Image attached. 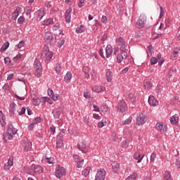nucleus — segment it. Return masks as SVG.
<instances>
[{"label": "nucleus", "instance_id": "1", "mask_svg": "<svg viewBox=\"0 0 180 180\" xmlns=\"http://www.w3.org/2000/svg\"><path fill=\"white\" fill-rule=\"evenodd\" d=\"M16 132L17 131L13 128V125L12 124H8L6 134L3 137L4 143H6V139L8 140H13V134H16Z\"/></svg>", "mask_w": 180, "mask_h": 180}, {"label": "nucleus", "instance_id": "2", "mask_svg": "<svg viewBox=\"0 0 180 180\" xmlns=\"http://www.w3.org/2000/svg\"><path fill=\"white\" fill-rule=\"evenodd\" d=\"M41 57L42 58H46L45 62L46 64L50 63V60L53 58V52L50 51L49 47L44 46L41 52Z\"/></svg>", "mask_w": 180, "mask_h": 180}, {"label": "nucleus", "instance_id": "3", "mask_svg": "<svg viewBox=\"0 0 180 180\" xmlns=\"http://www.w3.org/2000/svg\"><path fill=\"white\" fill-rule=\"evenodd\" d=\"M44 39L47 44H50V46H54L56 44V35H53L51 32H47L45 33Z\"/></svg>", "mask_w": 180, "mask_h": 180}, {"label": "nucleus", "instance_id": "4", "mask_svg": "<svg viewBox=\"0 0 180 180\" xmlns=\"http://www.w3.org/2000/svg\"><path fill=\"white\" fill-rule=\"evenodd\" d=\"M34 68L35 70V75L37 77H40L43 72V68L41 67V63L38 59H35L34 62Z\"/></svg>", "mask_w": 180, "mask_h": 180}, {"label": "nucleus", "instance_id": "5", "mask_svg": "<svg viewBox=\"0 0 180 180\" xmlns=\"http://www.w3.org/2000/svg\"><path fill=\"white\" fill-rule=\"evenodd\" d=\"M146 122H147V117L146 115L143 113H139L136 117V124L138 126H143Z\"/></svg>", "mask_w": 180, "mask_h": 180}, {"label": "nucleus", "instance_id": "6", "mask_svg": "<svg viewBox=\"0 0 180 180\" xmlns=\"http://www.w3.org/2000/svg\"><path fill=\"white\" fill-rule=\"evenodd\" d=\"M65 169L64 167H62L60 165H58L56 166V176L57 178H61V176H63V175H65Z\"/></svg>", "mask_w": 180, "mask_h": 180}, {"label": "nucleus", "instance_id": "7", "mask_svg": "<svg viewBox=\"0 0 180 180\" xmlns=\"http://www.w3.org/2000/svg\"><path fill=\"white\" fill-rule=\"evenodd\" d=\"M147 22V18L144 15H140L138 21L136 22V26L138 29H143Z\"/></svg>", "mask_w": 180, "mask_h": 180}, {"label": "nucleus", "instance_id": "8", "mask_svg": "<svg viewBox=\"0 0 180 180\" xmlns=\"http://www.w3.org/2000/svg\"><path fill=\"white\" fill-rule=\"evenodd\" d=\"M117 110L122 113H124L126 110H127V104H126V101L124 100H121L117 104Z\"/></svg>", "mask_w": 180, "mask_h": 180}, {"label": "nucleus", "instance_id": "9", "mask_svg": "<svg viewBox=\"0 0 180 180\" xmlns=\"http://www.w3.org/2000/svg\"><path fill=\"white\" fill-rule=\"evenodd\" d=\"M105 175L106 172L105 171V169H101L97 172L95 180H105Z\"/></svg>", "mask_w": 180, "mask_h": 180}, {"label": "nucleus", "instance_id": "10", "mask_svg": "<svg viewBox=\"0 0 180 180\" xmlns=\"http://www.w3.org/2000/svg\"><path fill=\"white\" fill-rule=\"evenodd\" d=\"M77 147L79 150L84 154H86V153H88V148H86V144H85V143L79 142V143H77Z\"/></svg>", "mask_w": 180, "mask_h": 180}, {"label": "nucleus", "instance_id": "11", "mask_svg": "<svg viewBox=\"0 0 180 180\" xmlns=\"http://www.w3.org/2000/svg\"><path fill=\"white\" fill-rule=\"evenodd\" d=\"M62 113H63V108L60 107L58 108H56L53 111L54 119H60V116H61Z\"/></svg>", "mask_w": 180, "mask_h": 180}, {"label": "nucleus", "instance_id": "12", "mask_svg": "<svg viewBox=\"0 0 180 180\" xmlns=\"http://www.w3.org/2000/svg\"><path fill=\"white\" fill-rule=\"evenodd\" d=\"M156 129H158V130H160L161 133H165L167 130H168V127H167V125H164L161 122H158L156 124Z\"/></svg>", "mask_w": 180, "mask_h": 180}, {"label": "nucleus", "instance_id": "13", "mask_svg": "<svg viewBox=\"0 0 180 180\" xmlns=\"http://www.w3.org/2000/svg\"><path fill=\"white\" fill-rule=\"evenodd\" d=\"M127 53H119L117 56V63H118V64H120V63H122V61H123V60H127Z\"/></svg>", "mask_w": 180, "mask_h": 180}, {"label": "nucleus", "instance_id": "14", "mask_svg": "<svg viewBox=\"0 0 180 180\" xmlns=\"http://www.w3.org/2000/svg\"><path fill=\"white\" fill-rule=\"evenodd\" d=\"M73 158H74L75 162H77V168H81L82 167V165H84V160L82 159L81 160H79V155H74Z\"/></svg>", "mask_w": 180, "mask_h": 180}, {"label": "nucleus", "instance_id": "15", "mask_svg": "<svg viewBox=\"0 0 180 180\" xmlns=\"http://www.w3.org/2000/svg\"><path fill=\"white\" fill-rule=\"evenodd\" d=\"M72 12V9L68 8L65 13V19L66 23H70L71 22V13Z\"/></svg>", "mask_w": 180, "mask_h": 180}, {"label": "nucleus", "instance_id": "16", "mask_svg": "<svg viewBox=\"0 0 180 180\" xmlns=\"http://www.w3.org/2000/svg\"><path fill=\"white\" fill-rule=\"evenodd\" d=\"M148 103L150 106H157V105H158V101L155 99L154 96H150L148 98Z\"/></svg>", "mask_w": 180, "mask_h": 180}, {"label": "nucleus", "instance_id": "17", "mask_svg": "<svg viewBox=\"0 0 180 180\" xmlns=\"http://www.w3.org/2000/svg\"><path fill=\"white\" fill-rule=\"evenodd\" d=\"M112 53H113V49L112 48V46L108 45L105 48V56L107 58H110V56H112Z\"/></svg>", "mask_w": 180, "mask_h": 180}, {"label": "nucleus", "instance_id": "18", "mask_svg": "<svg viewBox=\"0 0 180 180\" xmlns=\"http://www.w3.org/2000/svg\"><path fill=\"white\" fill-rule=\"evenodd\" d=\"M134 160H137V163L141 162L143 158H144V155H141L139 152H135L134 154Z\"/></svg>", "mask_w": 180, "mask_h": 180}, {"label": "nucleus", "instance_id": "19", "mask_svg": "<svg viewBox=\"0 0 180 180\" xmlns=\"http://www.w3.org/2000/svg\"><path fill=\"white\" fill-rule=\"evenodd\" d=\"M37 20H41L44 16V8H41L37 12Z\"/></svg>", "mask_w": 180, "mask_h": 180}, {"label": "nucleus", "instance_id": "20", "mask_svg": "<svg viewBox=\"0 0 180 180\" xmlns=\"http://www.w3.org/2000/svg\"><path fill=\"white\" fill-rule=\"evenodd\" d=\"M105 78L108 82H112V79L113 78V74L112 73V71H110V70L109 69L106 70Z\"/></svg>", "mask_w": 180, "mask_h": 180}, {"label": "nucleus", "instance_id": "21", "mask_svg": "<svg viewBox=\"0 0 180 180\" xmlns=\"http://www.w3.org/2000/svg\"><path fill=\"white\" fill-rule=\"evenodd\" d=\"M5 115H4V112H2V110H0V123L2 126V127H5L6 126V122H5Z\"/></svg>", "mask_w": 180, "mask_h": 180}, {"label": "nucleus", "instance_id": "22", "mask_svg": "<svg viewBox=\"0 0 180 180\" xmlns=\"http://www.w3.org/2000/svg\"><path fill=\"white\" fill-rule=\"evenodd\" d=\"M32 169H34V172H39V173L43 172V167H41V166L40 165H32Z\"/></svg>", "mask_w": 180, "mask_h": 180}, {"label": "nucleus", "instance_id": "23", "mask_svg": "<svg viewBox=\"0 0 180 180\" xmlns=\"http://www.w3.org/2000/svg\"><path fill=\"white\" fill-rule=\"evenodd\" d=\"M178 120H179V116L174 115L170 118V123H172V124H177Z\"/></svg>", "mask_w": 180, "mask_h": 180}, {"label": "nucleus", "instance_id": "24", "mask_svg": "<svg viewBox=\"0 0 180 180\" xmlns=\"http://www.w3.org/2000/svg\"><path fill=\"white\" fill-rule=\"evenodd\" d=\"M30 146H32V142L27 141L22 144V147L25 151H29L30 150Z\"/></svg>", "mask_w": 180, "mask_h": 180}, {"label": "nucleus", "instance_id": "25", "mask_svg": "<svg viewBox=\"0 0 180 180\" xmlns=\"http://www.w3.org/2000/svg\"><path fill=\"white\" fill-rule=\"evenodd\" d=\"M112 171L114 172H117V171H119V169H120V165H119V163L114 162L112 165Z\"/></svg>", "mask_w": 180, "mask_h": 180}, {"label": "nucleus", "instance_id": "26", "mask_svg": "<svg viewBox=\"0 0 180 180\" xmlns=\"http://www.w3.org/2000/svg\"><path fill=\"white\" fill-rule=\"evenodd\" d=\"M71 78H72V74H71V72H68L65 76L64 81L65 82H70L71 81Z\"/></svg>", "mask_w": 180, "mask_h": 180}, {"label": "nucleus", "instance_id": "27", "mask_svg": "<svg viewBox=\"0 0 180 180\" xmlns=\"http://www.w3.org/2000/svg\"><path fill=\"white\" fill-rule=\"evenodd\" d=\"M163 176V180H172V176L171 175V173H169V172L168 171L165 172Z\"/></svg>", "mask_w": 180, "mask_h": 180}, {"label": "nucleus", "instance_id": "28", "mask_svg": "<svg viewBox=\"0 0 180 180\" xmlns=\"http://www.w3.org/2000/svg\"><path fill=\"white\" fill-rule=\"evenodd\" d=\"M172 162L173 164H175V165L177 167V168L180 169V160L179 158H175V156L172 157Z\"/></svg>", "mask_w": 180, "mask_h": 180}, {"label": "nucleus", "instance_id": "29", "mask_svg": "<svg viewBox=\"0 0 180 180\" xmlns=\"http://www.w3.org/2000/svg\"><path fill=\"white\" fill-rule=\"evenodd\" d=\"M153 51H154V48L153 47V45H149L148 46V51H147L148 57H151V56H153Z\"/></svg>", "mask_w": 180, "mask_h": 180}, {"label": "nucleus", "instance_id": "30", "mask_svg": "<svg viewBox=\"0 0 180 180\" xmlns=\"http://www.w3.org/2000/svg\"><path fill=\"white\" fill-rule=\"evenodd\" d=\"M131 124V117H129L126 120L120 122L121 126H126V124Z\"/></svg>", "mask_w": 180, "mask_h": 180}, {"label": "nucleus", "instance_id": "31", "mask_svg": "<svg viewBox=\"0 0 180 180\" xmlns=\"http://www.w3.org/2000/svg\"><path fill=\"white\" fill-rule=\"evenodd\" d=\"M54 23V20L53 18H49L45 20H44V25L46 26H49V25H53Z\"/></svg>", "mask_w": 180, "mask_h": 180}, {"label": "nucleus", "instance_id": "32", "mask_svg": "<svg viewBox=\"0 0 180 180\" xmlns=\"http://www.w3.org/2000/svg\"><path fill=\"white\" fill-rule=\"evenodd\" d=\"M8 47H9V42H6L4 44V45H2V46L1 47L0 51L1 53H4V51H5Z\"/></svg>", "mask_w": 180, "mask_h": 180}, {"label": "nucleus", "instance_id": "33", "mask_svg": "<svg viewBox=\"0 0 180 180\" xmlns=\"http://www.w3.org/2000/svg\"><path fill=\"white\" fill-rule=\"evenodd\" d=\"M143 86L146 89H151L153 88V84L150 82H146L143 83Z\"/></svg>", "mask_w": 180, "mask_h": 180}, {"label": "nucleus", "instance_id": "34", "mask_svg": "<svg viewBox=\"0 0 180 180\" xmlns=\"http://www.w3.org/2000/svg\"><path fill=\"white\" fill-rule=\"evenodd\" d=\"M128 99H129V101H130V102H136V95L130 93L128 95Z\"/></svg>", "mask_w": 180, "mask_h": 180}, {"label": "nucleus", "instance_id": "35", "mask_svg": "<svg viewBox=\"0 0 180 180\" xmlns=\"http://www.w3.org/2000/svg\"><path fill=\"white\" fill-rule=\"evenodd\" d=\"M84 31H85V27H84V25H80L76 29V33H78V34L83 33V32Z\"/></svg>", "mask_w": 180, "mask_h": 180}, {"label": "nucleus", "instance_id": "36", "mask_svg": "<svg viewBox=\"0 0 180 180\" xmlns=\"http://www.w3.org/2000/svg\"><path fill=\"white\" fill-rule=\"evenodd\" d=\"M90 171H91V167H86L84 170L82 171V175L84 176H88V175H89Z\"/></svg>", "mask_w": 180, "mask_h": 180}, {"label": "nucleus", "instance_id": "37", "mask_svg": "<svg viewBox=\"0 0 180 180\" xmlns=\"http://www.w3.org/2000/svg\"><path fill=\"white\" fill-rule=\"evenodd\" d=\"M56 147L57 148H61L63 147V139H59L56 140Z\"/></svg>", "mask_w": 180, "mask_h": 180}, {"label": "nucleus", "instance_id": "38", "mask_svg": "<svg viewBox=\"0 0 180 180\" xmlns=\"http://www.w3.org/2000/svg\"><path fill=\"white\" fill-rule=\"evenodd\" d=\"M116 43H118L119 46H120L124 44L126 42L122 37H120L118 39H116Z\"/></svg>", "mask_w": 180, "mask_h": 180}, {"label": "nucleus", "instance_id": "39", "mask_svg": "<svg viewBox=\"0 0 180 180\" xmlns=\"http://www.w3.org/2000/svg\"><path fill=\"white\" fill-rule=\"evenodd\" d=\"M120 51L124 52L126 51L127 49V45L126 44V42L124 44H123L122 45H120Z\"/></svg>", "mask_w": 180, "mask_h": 180}, {"label": "nucleus", "instance_id": "40", "mask_svg": "<svg viewBox=\"0 0 180 180\" xmlns=\"http://www.w3.org/2000/svg\"><path fill=\"white\" fill-rule=\"evenodd\" d=\"M56 71L57 74H61L62 69H61V65L60 64H56Z\"/></svg>", "mask_w": 180, "mask_h": 180}, {"label": "nucleus", "instance_id": "41", "mask_svg": "<svg viewBox=\"0 0 180 180\" xmlns=\"http://www.w3.org/2000/svg\"><path fill=\"white\" fill-rule=\"evenodd\" d=\"M33 103L34 105H35V106H37V105H40V100L39 97L33 98Z\"/></svg>", "mask_w": 180, "mask_h": 180}, {"label": "nucleus", "instance_id": "42", "mask_svg": "<svg viewBox=\"0 0 180 180\" xmlns=\"http://www.w3.org/2000/svg\"><path fill=\"white\" fill-rule=\"evenodd\" d=\"M18 16H19V12L14 11L12 15V19L13 20H16V19H18Z\"/></svg>", "mask_w": 180, "mask_h": 180}, {"label": "nucleus", "instance_id": "43", "mask_svg": "<svg viewBox=\"0 0 180 180\" xmlns=\"http://www.w3.org/2000/svg\"><path fill=\"white\" fill-rule=\"evenodd\" d=\"M178 54H179V52L174 51L172 54V58H173V60H176V58H178Z\"/></svg>", "mask_w": 180, "mask_h": 180}, {"label": "nucleus", "instance_id": "44", "mask_svg": "<svg viewBox=\"0 0 180 180\" xmlns=\"http://www.w3.org/2000/svg\"><path fill=\"white\" fill-rule=\"evenodd\" d=\"M157 63H158V58H151L150 59V64H152V65H154L155 64H157Z\"/></svg>", "mask_w": 180, "mask_h": 180}, {"label": "nucleus", "instance_id": "45", "mask_svg": "<svg viewBox=\"0 0 180 180\" xmlns=\"http://www.w3.org/2000/svg\"><path fill=\"white\" fill-rule=\"evenodd\" d=\"M112 139L113 141H117L119 136H117V134L116 133H112Z\"/></svg>", "mask_w": 180, "mask_h": 180}, {"label": "nucleus", "instance_id": "46", "mask_svg": "<svg viewBox=\"0 0 180 180\" xmlns=\"http://www.w3.org/2000/svg\"><path fill=\"white\" fill-rule=\"evenodd\" d=\"M12 165H13V162H11L10 163L7 162L4 165V169H9L11 167H12Z\"/></svg>", "mask_w": 180, "mask_h": 180}, {"label": "nucleus", "instance_id": "47", "mask_svg": "<svg viewBox=\"0 0 180 180\" xmlns=\"http://www.w3.org/2000/svg\"><path fill=\"white\" fill-rule=\"evenodd\" d=\"M136 178H137V174H134L128 176L127 179L128 180H136Z\"/></svg>", "mask_w": 180, "mask_h": 180}, {"label": "nucleus", "instance_id": "48", "mask_svg": "<svg viewBox=\"0 0 180 180\" xmlns=\"http://www.w3.org/2000/svg\"><path fill=\"white\" fill-rule=\"evenodd\" d=\"M65 43V40H64V39L61 38L58 41V47H63V46H64Z\"/></svg>", "mask_w": 180, "mask_h": 180}, {"label": "nucleus", "instance_id": "49", "mask_svg": "<svg viewBox=\"0 0 180 180\" xmlns=\"http://www.w3.org/2000/svg\"><path fill=\"white\" fill-rule=\"evenodd\" d=\"M46 162H48L49 164H53L54 163V158H46Z\"/></svg>", "mask_w": 180, "mask_h": 180}, {"label": "nucleus", "instance_id": "50", "mask_svg": "<svg viewBox=\"0 0 180 180\" xmlns=\"http://www.w3.org/2000/svg\"><path fill=\"white\" fill-rule=\"evenodd\" d=\"M51 98V99H53V101H60V98L58 94H56V95L53 94Z\"/></svg>", "mask_w": 180, "mask_h": 180}, {"label": "nucleus", "instance_id": "51", "mask_svg": "<svg viewBox=\"0 0 180 180\" xmlns=\"http://www.w3.org/2000/svg\"><path fill=\"white\" fill-rule=\"evenodd\" d=\"M101 110L103 112V113H108V112H109V108H108L106 105H104L101 108Z\"/></svg>", "mask_w": 180, "mask_h": 180}, {"label": "nucleus", "instance_id": "52", "mask_svg": "<svg viewBox=\"0 0 180 180\" xmlns=\"http://www.w3.org/2000/svg\"><path fill=\"white\" fill-rule=\"evenodd\" d=\"M41 121V118H40V117H37L34 120L33 123L34 124H37V123H40Z\"/></svg>", "mask_w": 180, "mask_h": 180}, {"label": "nucleus", "instance_id": "53", "mask_svg": "<svg viewBox=\"0 0 180 180\" xmlns=\"http://www.w3.org/2000/svg\"><path fill=\"white\" fill-rule=\"evenodd\" d=\"M53 30H58V29H60V23L57 22L56 23L53 27H52Z\"/></svg>", "mask_w": 180, "mask_h": 180}, {"label": "nucleus", "instance_id": "54", "mask_svg": "<svg viewBox=\"0 0 180 180\" xmlns=\"http://www.w3.org/2000/svg\"><path fill=\"white\" fill-rule=\"evenodd\" d=\"M93 91H94V92H101V91H102V88L100 86H95L93 87Z\"/></svg>", "mask_w": 180, "mask_h": 180}, {"label": "nucleus", "instance_id": "55", "mask_svg": "<svg viewBox=\"0 0 180 180\" xmlns=\"http://www.w3.org/2000/svg\"><path fill=\"white\" fill-rule=\"evenodd\" d=\"M48 95L51 98L54 95V92L53 91V89H48Z\"/></svg>", "mask_w": 180, "mask_h": 180}, {"label": "nucleus", "instance_id": "56", "mask_svg": "<svg viewBox=\"0 0 180 180\" xmlns=\"http://www.w3.org/2000/svg\"><path fill=\"white\" fill-rule=\"evenodd\" d=\"M122 146L124 148H126L129 147V143H127V141H123L122 143Z\"/></svg>", "mask_w": 180, "mask_h": 180}, {"label": "nucleus", "instance_id": "57", "mask_svg": "<svg viewBox=\"0 0 180 180\" xmlns=\"http://www.w3.org/2000/svg\"><path fill=\"white\" fill-rule=\"evenodd\" d=\"M156 157H157V155H155V153H152L150 155V161L152 162H154Z\"/></svg>", "mask_w": 180, "mask_h": 180}, {"label": "nucleus", "instance_id": "58", "mask_svg": "<svg viewBox=\"0 0 180 180\" xmlns=\"http://www.w3.org/2000/svg\"><path fill=\"white\" fill-rule=\"evenodd\" d=\"M84 96L86 98V99H89L91 98V95L89 94V91H86L84 93Z\"/></svg>", "mask_w": 180, "mask_h": 180}, {"label": "nucleus", "instance_id": "59", "mask_svg": "<svg viewBox=\"0 0 180 180\" xmlns=\"http://www.w3.org/2000/svg\"><path fill=\"white\" fill-rule=\"evenodd\" d=\"M25 11L26 15H30V13H32V9H30L29 7H27Z\"/></svg>", "mask_w": 180, "mask_h": 180}, {"label": "nucleus", "instance_id": "60", "mask_svg": "<svg viewBox=\"0 0 180 180\" xmlns=\"http://www.w3.org/2000/svg\"><path fill=\"white\" fill-rule=\"evenodd\" d=\"M105 124H106V122L101 121V122H98V126L101 129V128L103 127V126H105Z\"/></svg>", "mask_w": 180, "mask_h": 180}, {"label": "nucleus", "instance_id": "61", "mask_svg": "<svg viewBox=\"0 0 180 180\" xmlns=\"http://www.w3.org/2000/svg\"><path fill=\"white\" fill-rule=\"evenodd\" d=\"M10 112H11L12 113L15 112V103L11 105Z\"/></svg>", "mask_w": 180, "mask_h": 180}, {"label": "nucleus", "instance_id": "62", "mask_svg": "<svg viewBox=\"0 0 180 180\" xmlns=\"http://www.w3.org/2000/svg\"><path fill=\"white\" fill-rule=\"evenodd\" d=\"M4 63H5V64H10L11 58L9 57L5 58H4Z\"/></svg>", "mask_w": 180, "mask_h": 180}, {"label": "nucleus", "instance_id": "63", "mask_svg": "<svg viewBox=\"0 0 180 180\" xmlns=\"http://www.w3.org/2000/svg\"><path fill=\"white\" fill-rule=\"evenodd\" d=\"M18 23H23L25 22V18L20 16L18 20Z\"/></svg>", "mask_w": 180, "mask_h": 180}, {"label": "nucleus", "instance_id": "64", "mask_svg": "<svg viewBox=\"0 0 180 180\" xmlns=\"http://www.w3.org/2000/svg\"><path fill=\"white\" fill-rule=\"evenodd\" d=\"M101 22H103V23H106V22H108V18L105 15H103L101 18Z\"/></svg>", "mask_w": 180, "mask_h": 180}]
</instances>
